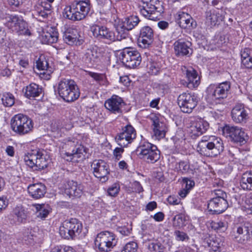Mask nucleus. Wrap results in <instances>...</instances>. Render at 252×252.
Masks as SVG:
<instances>
[{
	"instance_id": "nucleus-34",
	"label": "nucleus",
	"mask_w": 252,
	"mask_h": 252,
	"mask_svg": "<svg viewBox=\"0 0 252 252\" xmlns=\"http://www.w3.org/2000/svg\"><path fill=\"white\" fill-rule=\"evenodd\" d=\"M13 214L18 223H25L27 219V213L22 206L15 207L13 211Z\"/></svg>"
},
{
	"instance_id": "nucleus-4",
	"label": "nucleus",
	"mask_w": 252,
	"mask_h": 252,
	"mask_svg": "<svg viewBox=\"0 0 252 252\" xmlns=\"http://www.w3.org/2000/svg\"><path fill=\"white\" fill-rule=\"evenodd\" d=\"M141 2L140 12L144 17L153 21L159 20L164 12L162 2L159 0H141Z\"/></svg>"
},
{
	"instance_id": "nucleus-20",
	"label": "nucleus",
	"mask_w": 252,
	"mask_h": 252,
	"mask_svg": "<svg viewBox=\"0 0 252 252\" xmlns=\"http://www.w3.org/2000/svg\"><path fill=\"white\" fill-rule=\"evenodd\" d=\"M176 21L180 27L183 29L195 28L197 24L188 13L179 11L176 16Z\"/></svg>"
},
{
	"instance_id": "nucleus-9",
	"label": "nucleus",
	"mask_w": 252,
	"mask_h": 252,
	"mask_svg": "<svg viewBox=\"0 0 252 252\" xmlns=\"http://www.w3.org/2000/svg\"><path fill=\"white\" fill-rule=\"evenodd\" d=\"M117 243L116 235L112 232L103 231L98 233L94 240V245L100 252H108Z\"/></svg>"
},
{
	"instance_id": "nucleus-60",
	"label": "nucleus",
	"mask_w": 252,
	"mask_h": 252,
	"mask_svg": "<svg viewBox=\"0 0 252 252\" xmlns=\"http://www.w3.org/2000/svg\"><path fill=\"white\" fill-rule=\"evenodd\" d=\"M250 52L251 50L249 48H246L242 50L241 52V61L251 57L250 56Z\"/></svg>"
},
{
	"instance_id": "nucleus-1",
	"label": "nucleus",
	"mask_w": 252,
	"mask_h": 252,
	"mask_svg": "<svg viewBox=\"0 0 252 252\" xmlns=\"http://www.w3.org/2000/svg\"><path fill=\"white\" fill-rule=\"evenodd\" d=\"M224 150L222 140L215 136H204L198 142L197 151L207 157H215Z\"/></svg>"
},
{
	"instance_id": "nucleus-18",
	"label": "nucleus",
	"mask_w": 252,
	"mask_h": 252,
	"mask_svg": "<svg viewBox=\"0 0 252 252\" xmlns=\"http://www.w3.org/2000/svg\"><path fill=\"white\" fill-rule=\"evenodd\" d=\"M93 35L99 39H106L110 42L115 41V33L104 26L94 25L91 28Z\"/></svg>"
},
{
	"instance_id": "nucleus-62",
	"label": "nucleus",
	"mask_w": 252,
	"mask_h": 252,
	"mask_svg": "<svg viewBox=\"0 0 252 252\" xmlns=\"http://www.w3.org/2000/svg\"><path fill=\"white\" fill-rule=\"evenodd\" d=\"M151 218H153L157 221H161L164 218V215L161 212H159L155 214L154 216L151 215Z\"/></svg>"
},
{
	"instance_id": "nucleus-37",
	"label": "nucleus",
	"mask_w": 252,
	"mask_h": 252,
	"mask_svg": "<svg viewBox=\"0 0 252 252\" xmlns=\"http://www.w3.org/2000/svg\"><path fill=\"white\" fill-rule=\"evenodd\" d=\"M207 243L208 246L211 247V250L214 252H220L221 247L223 246V238L220 237H216L210 240V241L208 242Z\"/></svg>"
},
{
	"instance_id": "nucleus-17",
	"label": "nucleus",
	"mask_w": 252,
	"mask_h": 252,
	"mask_svg": "<svg viewBox=\"0 0 252 252\" xmlns=\"http://www.w3.org/2000/svg\"><path fill=\"white\" fill-rule=\"evenodd\" d=\"M231 117L234 123L245 124L249 119V113L243 104L238 103L232 109Z\"/></svg>"
},
{
	"instance_id": "nucleus-53",
	"label": "nucleus",
	"mask_w": 252,
	"mask_h": 252,
	"mask_svg": "<svg viewBox=\"0 0 252 252\" xmlns=\"http://www.w3.org/2000/svg\"><path fill=\"white\" fill-rule=\"evenodd\" d=\"M51 252H73L72 248L68 246H57L51 250Z\"/></svg>"
},
{
	"instance_id": "nucleus-36",
	"label": "nucleus",
	"mask_w": 252,
	"mask_h": 252,
	"mask_svg": "<svg viewBox=\"0 0 252 252\" xmlns=\"http://www.w3.org/2000/svg\"><path fill=\"white\" fill-rule=\"evenodd\" d=\"M67 227H69L68 225L64 220L62 223V225L60 227L59 233L61 236L62 238L67 240L74 239L77 237L74 234H73L71 229H67Z\"/></svg>"
},
{
	"instance_id": "nucleus-58",
	"label": "nucleus",
	"mask_w": 252,
	"mask_h": 252,
	"mask_svg": "<svg viewBox=\"0 0 252 252\" xmlns=\"http://www.w3.org/2000/svg\"><path fill=\"white\" fill-rule=\"evenodd\" d=\"M132 188L134 191L136 192L140 193L143 191V189L138 181H134L132 184Z\"/></svg>"
},
{
	"instance_id": "nucleus-42",
	"label": "nucleus",
	"mask_w": 252,
	"mask_h": 252,
	"mask_svg": "<svg viewBox=\"0 0 252 252\" xmlns=\"http://www.w3.org/2000/svg\"><path fill=\"white\" fill-rule=\"evenodd\" d=\"M186 221L184 215L180 214L174 216L172 220L173 226L176 228H180L184 225Z\"/></svg>"
},
{
	"instance_id": "nucleus-55",
	"label": "nucleus",
	"mask_w": 252,
	"mask_h": 252,
	"mask_svg": "<svg viewBox=\"0 0 252 252\" xmlns=\"http://www.w3.org/2000/svg\"><path fill=\"white\" fill-rule=\"evenodd\" d=\"M215 197L213 198H217L227 200V195L226 193L222 190L218 189L214 191Z\"/></svg>"
},
{
	"instance_id": "nucleus-51",
	"label": "nucleus",
	"mask_w": 252,
	"mask_h": 252,
	"mask_svg": "<svg viewBox=\"0 0 252 252\" xmlns=\"http://www.w3.org/2000/svg\"><path fill=\"white\" fill-rule=\"evenodd\" d=\"M174 235L177 241H184L186 240H189V237L187 233L179 230L175 231Z\"/></svg>"
},
{
	"instance_id": "nucleus-19",
	"label": "nucleus",
	"mask_w": 252,
	"mask_h": 252,
	"mask_svg": "<svg viewBox=\"0 0 252 252\" xmlns=\"http://www.w3.org/2000/svg\"><path fill=\"white\" fill-rule=\"evenodd\" d=\"M154 32L149 26H144L140 31L138 42L140 46L144 48L148 47L154 41Z\"/></svg>"
},
{
	"instance_id": "nucleus-13",
	"label": "nucleus",
	"mask_w": 252,
	"mask_h": 252,
	"mask_svg": "<svg viewBox=\"0 0 252 252\" xmlns=\"http://www.w3.org/2000/svg\"><path fill=\"white\" fill-rule=\"evenodd\" d=\"M177 101L181 111L187 113H191L198 102L197 96L188 93H183L180 94Z\"/></svg>"
},
{
	"instance_id": "nucleus-11",
	"label": "nucleus",
	"mask_w": 252,
	"mask_h": 252,
	"mask_svg": "<svg viewBox=\"0 0 252 252\" xmlns=\"http://www.w3.org/2000/svg\"><path fill=\"white\" fill-rule=\"evenodd\" d=\"M230 89V83L227 81L218 85L211 84L206 89V99L208 101H220L227 97Z\"/></svg>"
},
{
	"instance_id": "nucleus-31",
	"label": "nucleus",
	"mask_w": 252,
	"mask_h": 252,
	"mask_svg": "<svg viewBox=\"0 0 252 252\" xmlns=\"http://www.w3.org/2000/svg\"><path fill=\"white\" fill-rule=\"evenodd\" d=\"M69 227H67L68 228H70L73 234L77 237L82 232L83 225L82 223L77 219L71 218L69 220H65Z\"/></svg>"
},
{
	"instance_id": "nucleus-43",
	"label": "nucleus",
	"mask_w": 252,
	"mask_h": 252,
	"mask_svg": "<svg viewBox=\"0 0 252 252\" xmlns=\"http://www.w3.org/2000/svg\"><path fill=\"white\" fill-rule=\"evenodd\" d=\"M84 152L85 150L84 148L81 146L76 148V150H73L72 153L71 154V156H72V159L76 158V160L77 161L83 160L85 158V155H84Z\"/></svg>"
},
{
	"instance_id": "nucleus-29",
	"label": "nucleus",
	"mask_w": 252,
	"mask_h": 252,
	"mask_svg": "<svg viewBox=\"0 0 252 252\" xmlns=\"http://www.w3.org/2000/svg\"><path fill=\"white\" fill-rule=\"evenodd\" d=\"M25 96L29 99L39 96L42 94V88L35 83H31L23 90Z\"/></svg>"
},
{
	"instance_id": "nucleus-52",
	"label": "nucleus",
	"mask_w": 252,
	"mask_h": 252,
	"mask_svg": "<svg viewBox=\"0 0 252 252\" xmlns=\"http://www.w3.org/2000/svg\"><path fill=\"white\" fill-rule=\"evenodd\" d=\"M183 185L185 186L184 189H188L189 191L194 186L195 183L193 180H191L188 178H184L182 180Z\"/></svg>"
},
{
	"instance_id": "nucleus-14",
	"label": "nucleus",
	"mask_w": 252,
	"mask_h": 252,
	"mask_svg": "<svg viewBox=\"0 0 252 252\" xmlns=\"http://www.w3.org/2000/svg\"><path fill=\"white\" fill-rule=\"evenodd\" d=\"M91 166L94 176L99 178L100 181L105 182L108 180V175L110 170L109 165L104 160L95 159L93 161Z\"/></svg>"
},
{
	"instance_id": "nucleus-16",
	"label": "nucleus",
	"mask_w": 252,
	"mask_h": 252,
	"mask_svg": "<svg viewBox=\"0 0 252 252\" xmlns=\"http://www.w3.org/2000/svg\"><path fill=\"white\" fill-rule=\"evenodd\" d=\"M126 105L122 98L114 94L105 102L104 106L111 113L115 114H122L123 107Z\"/></svg>"
},
{
	"instance_id": "nucleus-15",
	"label": "nucleus",
	"mask_w": 252,
	"mask_h": 252,
	"mask_svg": "<svg viewBox=\"0 0 252 252\" xmlns=\"http://www.w3.org/2000/svg\"><path fill=\"white\" fill-rule=\"evenodd\" d=\"M136 133L134 127L127 125L123 128V131L115 137L116 141L121 147L126 146L136 138Z\"/></svg>"
},
{
	"instance_id": "nucleus-33",
	"label": "nucleus",
	"mask_w": 252,
	"mask_h": 252,
	"mask_svg": "<svg viewBox=\"0 0 252 252\" xmlns=\"http://www.w3.org/2000/svg\"><path fill=\"white\" fill-rule=\"evenodd\" d=\"M223 17L219 13H215L211 11L206 12V23L209 26H215L218 21H222Z\"/></svg>"
},
{
	"instance_id": "nucleus-2",
	"label": "nucleus",
	"mask_w": 252,
	"mask_h": 252,
	"mask_svg": "<svg viewBox=\"0 0 252 252\" xmlns=\"http://www.w3.org/2000/svg\"><path fill=\"white\" fill-rule=\"evenodd\" d=\"M91 9L89 0H74L64 9L63 14L66 18L73 21H80L86 18Z\"/></svg>"
},
{
	"instance_id": "nucleus-63",
	"label": "nucleus",
	"mask_w": 252,
	"mask_h": 252,
	"mask_svg": "<svg viewBox=\"0 0 252 252\" xmlns=\"http://www.w3.org/2000/svg\"><path fill=\"white\" fill-rule=\"evenodd\" d=\"M123 147H121V148H116L114 150V155L118 159L121 157V154L123 153L124 149L123 148Z\"/></svg>"
},
{
	"instance_id": "nucleus-38",
	"label": "nucleus",
	"mask_w": 252,
	"mask_h": 252,
	"mask_svg": "<svg viewBox=\"0 0 252 252\" xmlns=\"http://www.w3.org/2000/svg\"><path fill=\"white\" fill-rule=\"evenodd\" d=\"M140 20L137 16L132 15L125 19L123 25L124 29L129 31L137 26Z\"/></svg>"
},
{
	"instance_id": "nucleus-32",
	"label": "nucleus",
	"mask_w": 252,
	"mask_h": 252,
	"mask_svg": "<svg viewBox=\"0 0 252 252\" xmlns=\"http://www.w3.org/2000/svg\"><path fill=\"white\" fill-rule=\"evenodd\" d=\"M58 38V32L51 29L49 31L43 32L41 40L43 43L49 44L56 42Z\"/></svg>"
},
{
	"instance_id": "nucleus-3",
	"label": "nucleus",
	"mask_w": 252,
	"mask_h": 252,
	"mask_svg": "<svg viewBox=\"0 0 252 252\" xmlns=\"http://www.w3.org/2000/svg\"><path fill=\"white\" fill-rule=\"evenodd\" d=\"M57 90L60 96L67 102L77 100L80 94L79 88L72 79H61L58 83Z\"/></svg>"
},
{
	"instance_id": "nucleus-6",
	"label": "nucleus",
	"mask_w": 252,
	"mask_h": 252,
	"mask_svg": "<svg viewBox=\"0 0 252 252\" xmlns=\"http://www.w3.org/2000/svg\"><path fill=\"white\" fill-rule=\"evenodd\" d=\"M221 128L222 135L229 141L238 145H245L249 139L248 134L241 127L225 125Z\"/></svg>"
},
{
	"instance_id": "nucleus-59",
	"label": "nucleus",
	"mask_w": 252,
	"mask_h": 252,
	"mask_svg": "<svg viewBox=\"0 0 252 252\" xmlns=\"http://www.w3.org/2000/svg\"><path fill=\"white\" fill-rule=\"evenodd\" d=\"M24 0H8L9 5L12 8L19 7L21 5Z\"/></svg>"
},
{
	"instance_id": "nucleus-23",
	"label": "nucleus",
	"mask_w": 252,
	"mask_h": 252,
	"mask_svg": "<svg viewBox=\"0 0 252 252\" xmlns=\"http://www.w3.org/2000/svg\"><path fill=\"white\" fill-rule=\"evenodd\" d=\"M209 124L206 121L200 119L195 122L189 129V134L192 139H195L201 135L207 130L209 128Z\"/></svg>"
},
{
	"instance_id": "nucleus-30",
	"label": "nucleus",
	"mask_w": 252,
	"mask_h": 252,
	"mask_svg": "<svg viewBox=\"0 0 252 252\" xmlns=\"http://www.w3.org/2000/svg\"><path fill=\"white\" fill-rule=\"evenodd\" d=\"M240 184L244 190H252V170L247 171L242 174Z\"/></svg>"
},
{
	"instance_id": "nucleus-7",
	"label": "nucleus",
	"mask_w": 252,
	"mask_h": 252,
	"mask_svg": "<svg viewBox=\"0 0 252 252\" xmlns=\"http://www.w3.org/2000/svg\"><path fill=\"white\" fill-rule=\"evenodd\" d=\"M12 130L19 135H24L32 131L33 128L32 120L28 116L19 114L11 120Z\"/></svg>"
},
{
	"instance_id": "nucleus-47",
	"label": "nucleus",
	"mask_w": 252,
	"mask_h": 252,
	"mask_svg": "<svg viewBox=\"0 0 252 252\" xmlns=\"http://www.w3.org/2000/svg\"><path fill=\"white\" fill-rule=\"evenodd\" d=\"M36 67L39 70H48L49 68V64L45 59L39 58L36 61Z\"/></svg>"
},
{
	"instance_id": "nucleus-57",
	"label": "nucleus",
	"mask_w": 252,
	"mask_h": 252,
	"mask_svg": "<svg viewBox=\"0 0 252 252\" xmlns=\"http://www.w3.org/2000/svg\"><path fill=\"white\" fill-rule=\"evenodd\" d=\"M64 33H68V34H69L72 37H76V39L78 40L79 33L78 31L75 29L68 28Z\"/></svg>"
},
{
	"instance_id": "nucleus-8",
	"label": "nucleus",
	"mask_w": 252,
	"mask_h": 252,
	"mask_svg": "<svg viewBox=\"0 0 252 252\" xmlns=\"http://www.w3.org/2000/svg\"><path fill=\"white\" fill-rule=\"evenodd\" d=\"M136 151L141 158L149 163H155L160 158V152L157 147L147 141L141 142Z\"/></svg>"
},
{
	"instance_id": "nucleus-5",
	"label": "nucleus",
	"mask_w": 252,
	"mask_h": 252,
	"mask_svg": "<svg viewBox=\"0 0 252 252\" xmlns=\"http://www.w3.org/2000/svg\"><path fill=\"white\" fill-rule=\"evenodd\" d=\"M24 160L26 164L34 170H40L47 167L49 156L43 150L35 149L25 155Z\"/></svg>"
},
{
	"instance_id": "nucleus-44",
	"label": "nucleus",
	"mask_w": 252,
	"mask_h": 252,
	"mask_svg": "<svg viewBox=\"0 0 252 252\" xmlns=\"http://www.w3.org/2000/svg\"><path fill=\"white\" fill-rule=\"evenodd\" d=\"M128 31L124 29L123 25L118 27L117 29V34L115 35V40L121 41L126 38L128 36Z\"/></svg>"
},
{
	"instance_id": "nucleus-41",
	"label": "nucleus",
	"mask_w": 252,
	"mask_h": 252,
	"mask_svg": "<svg viewBox=\"0 0 252 252\" xmlns=\"http://www.w3.org/2000/svg\"><path fill=\"white\" fill-rule=\"evenodd\" d=\"M211 226L213 229L218 232H224L227 228V223L221 220L215 221H212Z\"/></svg>"
},
{
	"instance_id": "nucleus-50",
	"label": "nucleus",
	"mask_w": 252,
	"mask_h": 252,
	"mask_svg": "<svg viewBox=\"0 0 252 252\" xmlns=\"http://www.w3.org/2000/svg\"><path fill=\"white\" fill-rule=\"evenodd\" d=\"M63 39L64 41L70 45L77 44L78 40L76 39V37H72L68 33H64L63 35Z\"/></svg>"
},
{
	"instance_id": "nucleus-56",
	"label": "nucleus",
	"mask_w": 252,
	"mask_h": 252,
	"mask_svg": "<svg viewBox=\"0 0 252 252\" xmlns=\"http://www.w3.org/2000/svg\"><path fill=\"white\" fill-rule=\"evenodd\" d=\"M167 202L170 205H175L181 203V199L177 196H169L167 199Z\"/></svg>"
},
{
	"instance_id": "nucleus-24",
	"label": "nucleus",
	"mask_w": 252,
	"mask_h": 252,
	"mask_svg": "<svg viewBox=\"0 0 252 252\" xmlns=\"http://www.w3.org/2000/svg\"><path fill=\"white\" fill-rule=\"evenodd\" d=\"M149 119L152 122L153 132L155 136L158 139L163 138L166 132V127L165 124L159 121V119L155 115H151Z\"/></svg>"
},
{
	"instance_id": "nucleus-28",
	"label": "nucleus",
	"mask_w": 252,
	"mask_h": 252,
	"mask_svg": "<svg viewBox=\"0 0 252 252\" xmlns=\"http://www.w3.org/2000/svg\"><path fill=\"white\" fill-rule=\"evenodd\" d=\"M182 69L183 71L186 72V78L188 81V87L189 88H196L199 84V77L196 71L192 67L186 68L184 67L185 70Z\"/></svg>"
},
{
	"instance_id": "nucleus-10",
	"label": "nucleus",
	"mask_w": 252,
	"mask_h": 252,
	"mask_svg": "<svg viewBox=\"0 0 252 252\" xmlns=\"http://www.w3.org/2000/svg\"><path fill=\"white\" fill-rule=\"evenodd\" d=\"M5 26L11 31L19 35L30 36L31 34L28 23L21 16L10 15L7 17Z\"/></svg>"
},
{
	"instance_id": "nucleus-22",
	"label": "nucleus",
	"mask_w": 252,
	"mask_h": 252,
	"mask_svg": "<svg viewBox=\"0 0 252 252\" xmlns=\"http://www.w3.org/2000/svg\"><path fill=\"white\" fill-rule=\"evenodd\" d=\"M100 56L98 47L93 46L86 50L83 60L88 65H93L99 62Z\"/></svg>"
},
{
	"instance_id": "nucleus-64",
	"label": "nucleus",
	"mask_w": 252,
	"mask_h": 252,
	"mask_svg": "<svg viewBox=\"0 0 252 252\" xmlns=\"http://www.w3.org/2000/svg\"><path fill=\"white\" fill-rule=\"evenodd\" d=\"M50 13H51L48 12V11H45L43 9H41L40 10L38 11L39 17H41L43 19L47 18L48 15Z\"/></svg>"
},
{
	"instance_id": "nucleus-12",
	"label": "nucleus",
	"mask_w": 252,
	"mask_h": 252,
	"mask_svg": "<svg viewBox=\"0 0 252 252\" xmlns=\"http://www.w3.org/2000/svg\"><path fill=\"white\" fill-rule=\"evenodd\" d=\"M120 59L125 66L129 68L138 66L142 60L140 54L131 48H126L120 54Z\"/></svg>"
},
{
	"instance_id": "nucleus-27",
	"label": "nucleus",
	"mask_w": 252,
	"mask_h": 252,
	"mask_svg": "<svg viewBox=\"0 0 252 252\" xmlns=\"http://www.w3.org/2000/svg\"><path fill=\"white\" fill-rule=\"evenodd\" d=\"M28 192L33 198L37 199L43 197L46 192V186L41 183H35L30 185L28 188Z\"/></svg>"
},
{
	"instance_id": "nucleus-40",
	"label": "nucleus",
	"mask_w": 252,
	"mask_h": 252,
	"mask_svg": "<svg viewBox=\"0 0 252 252\" xmlns=\"http://www.w3.org/2000/svg\"><path fill=\"white\" fill-rule=\"evenodd\" d=\"M1 99L3 105L5 107H11L15 103V97L10 93H3Z\"/></svg>"
},
{
	"instance_id": "nucleus-46",
	"label": "nucleus",
	"mask_w": 252,
	"mask_h": 252,
	"mask_svg": "<svg viewBox=\"0 0 252 252\" xmlns=\"http://www.w3.org/2000/svg\"><path fill=\"white\" fill-rule=\"evenodd\" d=\"M149 65V72L151 75H157L160 71L161 68L160 64L158 63H150Z\"/></svg>"
},
{
	"instance_id": "nucleus-45",
	"label": "nucleus",
	"mask_w": 252,
	"mask_h": 252,
	"mask_svg": "<svg viewBox=\"0 0 252 252\" xmlns=\"http://www.w3.org/2000/svg\"><path fill=\"white\" fill-rule=\"evenodd\" d=\"M148 248L152 252H163L164 249V246L161 243L157 242L150 243Z\"/></svg>"
},
{
	"instance_id": "nucleus-39",
	"label": "nucleus",
	"mask_w": 252,
	"mask_h": 252,
	"mask_svg": "<svg viewBox=\"0 0 252 252\" xmlns=\"http://www.w3.org/2000/svg\"><path fill=\"white\" fill-rule=\"evenodd\" d=\"M34 207L37 212V217L41 219L47 217L50 212L49 207L48 205L35 204Z\"/></svg>"
},
{
	"instance_id": "nucleus-48",
	"label": "nucleus",
	"mask_w": 252,
	"mask_h": 252,
	"mask_svg": "<svg viewBox=\"0 0 252 252\" xmlns=\"http://www.w3.org/2000/svg\"><path fill=\"white\" fill-rule=\"evenodd\" d=\"M137 244L134 242L126 244L121 252H136Z\"/></svg>"
},
{
	"instance_id": "nucleus-61",
	"label": "nucleus",
	"mask_w": 252,
	"mask_h": 252,
	"mask_svg": "<svg viewBox=\"0 0 252 252\" xmlns=\"http://www.w3.org/2000/svg\"><path fill=\"white\" fill-rule=\"evenodd\" d=\"M242 64L245 68L252 69V57L242 61Z\"/></svg>"
},
{
	"instance_id": "nucleus-21",
	"label": "nucleus",
	"mask_w": 252,
	"mask_h": 252,
	"mask_svg": "<svg viewBox=\"0 0 252 252\" xmlns=\"http://www.w3.org/2000/svg\"><path fill=\"white\" fill-rule=\"evenodd\" d=\"M228 207L227 200L212 198L208 202V209L212 214H219L223 212Z\"/></svg>"
},
{
	"instance_id": "nucleus-49",
	"label": "nucleus",
	"mask_w": 252,
	"mask_h": 252,
	"mask_svg": "<svg viewBox=\"0 0 252 252\" xmlns=\"http://www.w3.org/2000/svg\"><path fill=\"white\" fill-rule=\"evenodd\" d=\"M120 187L118 184L115 183L110 187L107 190V193L109 195L115 196L118 194L120 191Z\"/></svg>"
},
{
	"instance_id": "nucleus-25",
	"label": "nucleus",
	"mask_w": 252,
	"mask_h": 252,
	"mask_svg": "<svg viewBox=\"0 0 252 252\" xmlns=\"http://www.w3.org/2000/svg\"><path fill=\"white\" fill-rule=\"evenodd\" d=\"M83 186L73 181H69L65 186V192L69 197H80L83 193Z\"/></svg>"
},
{
	"instance_id": "nucleus-54",
	"label": "nucleus",
	"mask_w": 252,
	"mask_h": 252,
	"mask_svg": "<svg viewBox=\"0 0 252 252\" xmlns=\"http://www.w3.org/2000/svg\"><path fill=\"white\" fill-rule=\"evenodd\" d=\"M179 168L183 173H185L188 172L190 166L188 162L181 161L179 163Z\"/></svg>"
},
{
	"instance_id": "nucleus-35",
	"label": "nucleus",
	"mask_w": 252,
	"mask_h": 252,
	"mask_svg": "<svg viewBox=\"0 0 252 252\" xmlns=\"http://www.w3.org/2000/svg\"><path fill=\"white\" fill-rule=\"evenodd\" d=\"M237 233L239 235L236 238H239L238 241L241 244L246 243L250 239V232L247 227H239L237 230Z\"/></svg>"
},
{
	"instance_id": "nucleus-26",
	"label": "nucleus",
	"mask_w": 252,
	"mask_h": 252,
	"mask_svg": "<svg viewBox=\"0 0 252 252\" xmlns=\"http://www.w3.org/2000/svg\"><path fill=\"white\" fill-rule=\"evenodd\" d=\"M191 45V43L189 41H184L182 40L175 41L174 43L175 54L178 57L191 55L192 54Z\"/></svg>"
}]
</instances>
